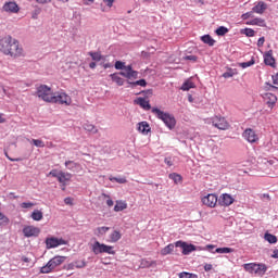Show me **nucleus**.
Masks as SVG:
<instances>
[{
  "label": "nucleus",
  "mask_w": 278,
  "mask_h": 278,
  "mask_svg": "<svg viewBox=\"0 0 278 278\" xmlns=\"http://www.w3.org/2000/svg\"><path fill=\"white\" fill-rule=\"evenodd\" d=\"M0 53L11 58V60H18L21 58H25V49L18 39L12 37L11 35H7L0 38Z\"/></svg>",
  "instance_id": "nucleus-1"
},
{
  "label": "nucleus",
  "mask_w": 278,
  "mask_h": 278,
  "mask_svg": "<svg viewBox=\"0 0 278 278\" xmlns=\"http://www.w3.org/2000/svg\"><path fill=\"white\" fill-rule=\"evenodd\" d=\"M66 262V256H54L51 258L45 266L40 268L41 275H49V273H53L58 266H62Z\"/></svg>",
  "instance_id": "nucleus-2"
},
{
  "label": "nucleus",
  "mask_w": 278,
  "mask_h": 278,
  "mask_svg": "<svg viewBox=\"0 0 278 278\" xmlns=\"http://www.w3.org/2000/svg\"><path fill=\"white\" fill-rule=\"evenodd\" d=\"M152 114H155L169 129H174L175 125H177V121H175V116L163 112L157 108L152 109Z\"/></svg>",
  "instance_id": "nucleus-3"
},
{
  "label": "nucleus",
  "mask_w": 278,
  "mask_h": 278,
  "mask_svg": "<svg viewBox=\"0 0 278 278\" xmlns=\"http://www.w3.org/2000/svg\"><path fill=\"white\" fill-rule=\"evenodd\" d=\"M36 94L38 99H41V101H45L46 103H51L54 92L51 87L47 85H40L39 87H37Z\"/></svg>",
  "instance_id": "nucleus-4"
},
{
  "label": "nucleus",
  "mask_w": 278,
  "mask_h": 278,
  "mask_svg": "<svg viewBox=\"0 0 278 278\" xmlns=\"http://www.w3.org/2000/svg\"><path fill=\"white\" fill-rule=\"evenodd\" d=\"M92 251L94 255H99L101 253H108V255H116V251H114V247L108 245L105 243H101L99 241H96L92 244Z\"/></svg>",
  "instance_id": "nucleus-5"
},
{
  "label": "nucleus",
  "mask_w": 278,
  "mask_h": 278,
  "mask_svg": "<svg viewBox=\"0 0 278 278\" xmlns=\"http://www.w3.org/2000/svg\"><path fill=\"white\" fill-rule=\"evenodd\" d=\"M50 103H59L60 105H71L73 99L66 92H54L52 96V101Z\"/></svg>",
  "instance_id": "nucleus-6"
},
{
  "label": "nucleus",
  "mask_w": 278,
  "mask_h": 278,
  "mask_svg": "<svg viewBox=\"0 0 278 278\" xmlns=\"http://www.w3.org/2000/svg\"><path fill=\"white\" fill-rule=\"evenodd\" d=\"M212 125L213 127H216L217 129H220L223 131L229 129V122L225 119L223 116L215 115L212 117Z\"/></svg>",
  "instance_id": "nucleus-7"
},
{
  "label": "nucleus",
  "mask_w": 278,
  "mask_h": 278,
  "mask_svg": "<svg viewBox=\"0 0 278 278\" xmlns=\"http://www.w3.org/2000/svg\"><path fill=\"white\" fill-rule=\"evenodd\" d=\"M59 184H61V189L63 192L66 190V186L71 179H73V174L59 170V178H56Z\"/></svg>",
  "instance_id": "nucleus-8"
},
{
  "label": "nucleus",
  "mask_w": 278,
  "mask_h": 278,
  "mask_svg": "<svg viewBox=\"0 0 278 278\" xmlns=\"http://www.w3.org/2000/svg\"><path fill=\"white\" fill-rule=\"evenodd\" d=\"M2 12H7V14H18L21 8L15 1H9L2 5Z\"/></svg>",
  "instance_id": "nucleus-9"
},
{
  "label": "nucleus",
  "mask_w": 278,
  "mask_h": 278,
  "mask_svg": "<svg viewBox=\"0 0 278 278\" xmlns=\"http://www.w3.org/2000/svg\"><path fill=\"white\" fill-rule=\"evenodd\" d=\"M175 247L182 249V255H190L192 251H197V245L188 244L184 241H176Z\"/></svg>",
  "instance_id": "nucleus-10"
},
{
  "label": "nucleus",
  "mask_w": 278,
  "mask_h": 278,
  "mask_svg": "<svg viewBox=\"0 0 278 278\" xmlns=\"http://www.w3.org/2000/svg\"><path fill=\"white\" fill-rule=\"evenodd\" d=\"M23 233L25 238H38V236H40V228L36 226H25Z\"/></svg>",
  "instance_id": "nucleus-11"
},
{
  "label": "nucleus",
  "mask_w": 278,
  "mask_h": 278,
  "mask_svg": "<svg viewBox=\"0 0 278 278\" xmlns=\"http://www.w3.org/2000/svg\"><path fill=\"white\" fill-rule=\"evenodd\" d=\"M202 203L203 205H206V207H216V203H218V195L208 193L202 198Z\"/></svg>",
  "instance_id": "nucleus-12"
},
{
  "label": "nucleus",
  "mask_w": 278,
  "mask_h": 278,
  "mask_svg": "<svg viewBox=\"0 0 278 278\" xmlns=\"http://www.w3.org/2000/svg\"><path fill=\"white\" fill-rule=\"evenodd\" d=\"M62 244H66V241L64 239H59L55 237H50L46 239L47 249H55L58 247H62Z\"/></svg>",
  "instance_id": "nucleus-13"
},
{
  "label": "nucleus",
  "mask_w": 278,
  "mask_h": 278,
  "mask_svg": "<svg viewBox=\"0 0 278 278\" xmlns=\"http://www.w3.org/2000/svg\"><path fill=\"white\" fill-rule=\"evenodd\" d=\"M119 75H122V77H125L129 81H131V79H138V71H134V67H131V65H127L125 67V71H122Z\"/></svg>",
  "instance_id": "nucleus-14"
},
{
  "label": "nucleus",
  "mask_w": 278,
  "mask_h": 278,
  "mask_svg": "<svg viewBox=\"0 0 278 278\" xmlns=\"http://www.w3.org/2000/svg\"><path fill=\"white\" fill-rule=\"evenodd\" d=\"M243 138L251 143H255L260 140V137L257 136V134L255 132V130L251 129V128H247L243 131Z\"/></svg>",
  "instance_id": "nucleus-15"
},
{
  "label": "nucleus",
  "mask_w": 278,
  "mask_h": 278,
  "mask_svg": "<svg viewBox=\"0 0 278 278\" xmlns=\"http://www.w3.org/2000/svg\"><path fill=\"white\" fill-rule=\"evenodd\" d=\"M233 201V197L228 193H223L219 197V205H224L225 207H229V205H232Z\"/></svg>",
  "instance_id": "nucleus-16"
},
{
  "label": "nucleus",
  "mask_w": 278,
  "mask_h": 278,
  "mask_svg": "<svg viewBox=\"0 0 278 278\" xmlns=\"http://www.w3.org/2000/svg\"><path fill=\"white\" fill-rule=\"evenodd\" d=\"M264 63L266 66H271V68H275L277 62L275 61V56H273V50H269L264 54Z\"/></svg>",
  "instance_id": "nucleus-17"
},
{
  "label": "nucleus",
  "mask_w": 278,
  "mask_h": 278,
  "mask_svg": "<svg viewBox=\"0 0 278 278\" xmlns=\"http://www.w3.org/2000/svg\"><path fill=\"white\" fill-rule=\"evenodd\" d=\"M268 9V4H266L263 1L257 2L253 8H252V12L254 14H264V12H266V10Z\"/></svg>",
  "instance_id": "nucleus-18"
},
{
  "label": "nucleus",
  "mask_w": 278,
  "mask_h": 278,
  "mask_svg": "<svg viewBox=\"0 0 278 278\" xmlns=\"http://www.w3.org/2000/svg\"><path fill=\"white\" fill-rule=\"evenodd\" d=\"M263 99L267 103L268 108H275V103H277V96L273 93H265Z\"/></svg>",
  "instance_id": "nucleus-19"
},
{
  "label": "nucleus",
  "mask_w": 278,
  "mask_h": 278,
  "mask_svg": "<svg viewBox=\"0 0 278 278\" xmlns=\"http://www.w3.org/2000/svg\"><path fill=\"white\" fill-rule=\"evenodd\" d=\"M134 103L136 105H140L142 108V110H146L147 112H149V110H151V103H149V100H146L144 98H137Z\"/></svg>",
  "instance_id": "nucleus-20"
},
{
  "label": "nucleus",
  "mask_w": 278,
  "mask_h": 278,
  "mask_svg": "<svg viewBox=\"0 0 278 278\" xmlns=\"http://www.w3.org/2000/svg\"><path fill=\"white\" fill-rule=\"evenodd\" d=\"M155 266H157V261L142 258L140 262V268H155Z\"/></svg>",
  "instance_id": "nucleus-21"
},
{
  "label": "nucleus",
  "mask_w": 278,
  "mask_h": 278,
  "mask_svg": "<svg viewBox=\"0 0 278 278\" xmlns=\"http://www.w3.org/2000/svg\"><path fill=\"white\" fill-rule=\"evenodd\" d=\"M245 25H256L257 27H266V21L262 17H255L247 22Z\"/></svg>",
  "instance_id": "nucleus-22"
},
{
  "label": "nucleus",
  "mask_w": 278,
  "mask_h": 278,
  "mask_svg": "<svg viewBox=\"0 0 278 278\" xmlns=\"http://www.w3.org/2000/svg\"><path fill=\"white\" fill-rule=\"evenodd\" d=\"M267 270H268V267L266 266V264H256L254 273L255 275H258V277H264Z\"/></svg>",
  "instance_id": "nucleus-23"
},
{
  "label": "nucleus",
  "mask_w": 278,
  "mask_h": 278,
  "mask_svg": "<svg viewBox=\"0 0 278 278\" xmlns=\"http://www.w3.org/2000/svg\"><path fill=\"white\" fill-rule=\"evenodd\" d=\"M138 131H140V134L147 135L149 131H151V126H149V123L147 122H140L138 124Z\"/></svg>",
  "instance_id": "nucleus-24"
},
{
  "label": "nucleus",
  "mask_w": 278,
  "mask_h": 278,
  "mask_svg": "<svg viewBox=\"0 0 278 278\" xmlns=\"http://www.w3.org/2000/svg\"><path fill=\"white\" fill-rule=\"evenodd\" d=\"M124 210H127V202L117 200L114 206V212H123Z\"/></svg>",
  "instance_id": "nucleus-25"
},
{
  "label": "nucleus",
  "mask_w": 278,
  "mask_h": 278,
  "mask_svg": "<svg viewBox=\"0 0 278 278\" xmlns=\"http://www.w3.org/2000/svg\"><path fill=\"white\" fill-rule=\"evenodd\" d=\"M202 42H204V45H208V47H214V45L216 43V40H214V38H212V36L210 35H204L201 37Z\"/></svg>",
  "instance_id": "nucleus-26"
},
{
  "label": "nucleus",
  "mask_w": 278,
  "mask_h": 278,
  "mask_svg": "<svg viewBox=\"0 0 278 278\" xmlns=\"http://www.w3.org/2000/svg\"><path fill=\"white\" fill-rule=\"evenodd\" d=\"M173 251H175V244L169 243L168 245H166L165 248H163L161 250V255H163V256L170 255V253H173Z\"/></svg>",
  "instance_id": "nucleus-27"
},
{
  "label": "nucleus",
  "mask_w": 278,
  "mask_h": 278,
  "mask_svg": "<svg viewBox=\"0 0 278 278\" xmlns=\"http://www.w3.org/2000/svg\"><path fill=\"white\" fill-rule=\"evenodd\" d=\"M121 238H123V235L121 233V231L114 230L110 235V242H118V240H121Z\"/></svg>",
  "instance_id": "nucleus-28"
},
{
  "label": "nucleus",
  "mask_w": 278,
  "mask_h": 278,
  "mask_svg": "<svg viewBox=\"0 0 278 278\" xmlns=\"http://www.w3.org/2000/svg\"><path fill=\"white\" fill-rule=\"evenodd\" d=\"M191 88H195V86L191 79H187L180 87V90H184L186 92L188 90H191Z\"/></svg>",
  "instance_id": "nucleus-29"
},
{
  "label": "nucleus",
  "mask_w": 278,
  "mask_h": 278,
  "mask_svg": "<svg viewBox=\"0 0 278 278\" xmlns=\"http://www.w3.org/2000/svg\"><path fill=\"white\" fill-rule=\"evenodd\" d=\"M108 231H110V227L102 226V227H98L94 230V233L98 236V238H101V236H105Z\"/></svg>",
  "instance_id": "nucleus-30"
},
{
  "label": "nucleus",
  "mask_w": 278,
  "mask_h": 278,
  "mask_svg": "<svg viewBox=\"0 0 278 278\" xmlns=\"http://www.w3.org/2000/svg\"><path fill=\"white\" fill-rule=\"evenodd\" d=\"M112 81L117 84V86H123L125 84V79H123L118 74H111L110 75Z\"/></svg>",
  "instance_id": "nucleus-31"
},
{
  "label": "nucleus",
  "mask_w": 278,
  "mask_h": 278,
  "mask_svg": "<svg viewBox=\"0 0 278 278\" xmlns=\"http://www.w3.org/2000/svg\"><path fill=\"white\" fill-rule=\"evenodd\" d=\"M243 268L247 273L253 274L255 273V268H257V263H247L243 265Z\"/></svg>",
  "instance_id": "nucleus-32"
},
{
  "label": "nucleus",
  "mask_w": 278,
  "mask_h": 278,
  "mask_svg": "<svg viewBox=\"0 0 278 278\" xmlns=\"http://www.w3.org/2000/svg\"><path fill=\"white\" fill-rule=\"evenodd\" d=\"M30 218H33V220H42L43 218V214H42V211L40 210H35L31 215H30Z\"/></svg>",
  "instance_id": "nucleus-33"
},
{
  "label": "nucleus",
  "mask_w": 278,
  "mask_h": 278,
  "mask_svg": "<svg viewBox=\"0 0 278 278\" xmlns=\"http://www.w3.org/2000/svg\"><path fill=\"white\" fill-rule=\"evenodd\" d=\"M169 179H172L173 181H174V184H181V181H182V177H181V175H179V174H177V173H172V174H169Z\"/></svg>",
  "instance_id": "nucleus-34"
},
{
  "label": "nucleus",
  "mask_w": 278,
  "mask_h": 278,
  "mask_svg": "<svg viewBox=\"0 0 278 278\" xmlns=\"http://www.w3.org/2000/svg\"><path fill=\"white\" fill-rule=\"evenodd\" d=\"M264 238L269 244H277V236L266 232Z\"/></svg>",
  "instance_id": "nucleus-35"
},
{
  "label": "nucleus",
  "mask_w": 278,
  "mask_h": 278,
  "mask_svg": "<svg viewBox=\"0 0 278 278\" xmlns=\"http://www.w3.org/2000/svg\"><path fill=\"white\" fill-rule=\"evenodd\" d=\"M65 166L68 170H75V168H79V163H76L75 161H66Z\"/></svg>",
  "instance_id": "nucleus-36"
},
{
  "label": "nucleus",
  "mask_w": 278,
  "mask_h": 278,
  "mask_svg": "<svg viewBox=\"0 0 278 278\" xmlns=\"http://www.w3.org/2000/svg\"><path fill=\"white\" fill-rule=\"evenodd\" d=\"M84 129L86 130V131H90L91 134H99V129H97V127L94 126V125H92V124H85L84 125Z\"/></svg>",
  "instance_id": "nucleus-37"
},
{
  "label": "nucleus",
  "mask_w": 278,
  "mask_h": 278,
  "mask_svg": "<svg viewBox=\"0 0 278 278\" xmlns=\"http://www.w3.org/2000/svg\"><path fill=\"white\" fill-rule=\"evenodd\" d=\"M215 34L217 36H225L226 34H229V28L225 27V26H219L216 30Z\"/></svg>",
  "instance_id": "nucleus-38"
},
{
  "label": "nucleus",
  "mask_w": 278,
  "mask_h": 278,
  "mask_svg": "<svg viewBox=\"0 0 278 278\" xmlns=\"http://www.w3.org/2000/svg\"><path fill=\"white\" fill-rule=\"evenodd\" d=\"M241 34H244L248 38H253V36H255V30L252 28H245L241 30Z\"/></svg>",
  "instance_id": "nucleus-39"
},
{
  "label": "nucleus",
  "mask_w": 278,
  "mask_h": 278,
  "mask_svg": "<svg viewBox=\"0 0 278 278\" xmlns=\"http://www.w3.org/2000/svg\"><path fill=\"white\" fill-rule=\"evenodd\" d=\"M215 253H220V254L233 253V249H231V248H217L215 250Z\"/></svg>",
  "instance_id": "nucleus-40"
},
{
  "label": "nucleus",
  "mask_w": 278,
  "mask_h": 278,
  "mask_svg": "<svg viewBox=\"0 0 278 278\" xmlns=\"http://www.w3.org/2000/svg\"><path fill=\"white\" fill-rule=\"evenodd\" d=\"M33 144L35 147H38L39 149H45V141H42L41 139H31Z\"/></svg>",
  "instance_id": "nucleus-41"
},
{
  "label": "nucleus",
  "mask_w": 278,
  "mask_h": 278,
  "mask_svg": "<svg viewBox=\"0 0 278 278\" xmlns=\"http://www.w3.org/2000/svg\"><path fill=\"white\" fill-rule=\"evenodd\" d=\"M179 278H199L197 274H190L188 271H182L179 274Z\"/></svg>",
  "instance_id": "nucleus-42"
},
{
  "label": "nucleus",
  "mask_w": 278,
  "mask_h": 278,
  "mask_svg": "<svg viewBox=\"0 0 278 278\" xmlns=\"http://www.w3.org/2000/svg\"><path fill=\"white\" fill-rule=\"evenodd\" d=\"M109 179L110 181H116V184H127V178L125 177L117 178L110 176Z\"/></svg>",
  "instance_id": "nucleus-43"
},
{
  "label": "nucleus",
  "mask_w": 278,
  "mask_h": 278,
  "mask_svg": "<svg viewBox=\"0 0 278 278\" xmlns=\"http://www.w3.org/2000/svg\"><path fill=\"white\" fill-rule=\"evenodd\" d=\"M90 58L94 61V62H101V53L99 52H89Z\"/></svg>",
  "instance_id": "nucleus-44"
},
{
  "label": "nucleus",
  "mask_w": 278,
  "mask_h": 278,
  "mask_svg": "<svg viewBox=\"0 0 278 278\" xmlns=\"http://www.w3.org/2000/svg\"><path fill=\"white\" fill-rule=\"evenodd\" d=\"M10 223V218L0 212V226L8 225Z\"/></svg>",
  "instance_id": "nucleus-45"
},
{
  "label": "nucleus",
  "mask_w": 278,
  "mask_h": 278,
  "mask_svg": "<svg viewBox=\"0 0 278 278\" xmlns=\"http://www.w3.org/2000/svg\"><path fill=\"white\" fill-rule=\"evenodd\" d=\"M115 68H116V71H125V68H127V66L125 65V63L123 61H116Z\"/></svg>",
  "instance_id": "nucleus-46"
},
{
  "label": "nucleus",
  "mask_w": 278,
  "mask_h": 278,
  "mask_svg": "<svg viewBox=\"0 0 278 278\" xmlns=\"http://www.w3.org/2000/svg\"><path fill=\"white\" fill-rule=\"evenodd\" d=\"M128 84H131V86H141L142 88H144L147 86V80L140 79L134 83L128 81Z\"/></svg>",
  "instance_id": "nucleus-47"
},
{
  "label": "nucleus",
  "mask_w": 278,
  "mask_h": 278,
  "mask_svg": "<svg viewBox=\"0 0 278 278\" xmlns=\"http://www.w3.org/2000/svg\"><path fill=\"white\" fill-rule=\"evenodd\" d=\"M75 268H86V261H75L73 262Z\"/></svg>",
  "instance_id": "nucleus-48"
},
{
  "label": "nucleus",
  "mask_w": 278,
  "mask_h": 278,
  "mask_svg": "<svg viewBox=\"0 0 278 278\" xmlns=\"http://www.w3.org/2000/svg\"><path fill=\"white\" fill-rule=\"evenodd\" d=\"M253 14H255L253 11L243 13V14L241 15V18H242V21H249V18H253V16H255V15H253Z\"/></svg>",
  "instance_id": "nucleus-49"
},
{
  "label": "nucleus",
  "mask_w": 278,
  "mask_h": 278,
  "mask_svg": "<svg viewBox=\"0 0 278 278\" xmlns=\"http://www.w3.org/2000/svg\"><path fill=\"white\" fill-rule=\"evenodd\" d=\"M253 64H255V60L252 59L249 62L240 63L239 66H241V68H249V66H253Z\"/></svg>",
  "instance_id": "nucleus-50"
},
{
  "label": "nucleus",
  "mask_w": 278,
  "mask_h": 278,
  "mask_svg": "<svg viewBox=\"0 0 278 278\" xmlns=\"http://www.w3.org/2000/svg\"><path fill=\"white\" fill-rule=\"evenodd\" d=\"M34 205H36L34 202H23V203L21 204V207H22L23 210H29V208L34 207Z\"/></svg>",
  "instance_id": "nucleus-51"
},
{
  "label": "nucleus",
  "mask_w": 278,
  "mask_h": 278,
  "mask_svg": "<svg viewBox=\"0 0 278 278\" xmlns=\"http://www.w3.org/2000/svg\"><path fill=\"white\" fill-rule=\"evenodd\" d=\"M102 197H104V199H108V200H106V205H108L109 207H112V206L114 205V200H113L112 198H110V195L103 193Z\"/></svg>",
  "instance_id": "nucleus-52"
},
{
  "label": "nucleus",
  "mask_w": 278,
  "mask_h": 278,
  "mask_svg": "<svg viewBox=\"0 0 278 278\" xmlns=\"http://www.w3.org/2000/svg\"><path fill=\"white\" fill-rule=\"evenodd\" d=\"M64 270H75V263H70L63 266Z\"/></svg>",
  "instance_id": "nucleus-53"
},
{
  "label": "nucleus",
  "mask_w": 278,
  "mask_h": 278,
  "mask_svg": "<svg viewBox=\"0 0 278 278\" xmlns=\"http://www.w3.org/2000/svg\"><path fill=\"white\" fill-rule=\"evenodd\" d=\"M48 175L58 179L60 177V172H58V169H52Z\"/></svg>",
  "instance_id": "nucleus-54"
},
{
  "label": "nucleus",
  "mask_w": 278,
  "mask_h": 278,
  "mask_svg": "<svg viewBox=\"0 0 278 278\" xmlns=\"http://www.w3.org/2000/svg\"><path fill=\"white\" fill-rule=\"evenodd\" d=\"M223 77H224L225 79H229V77H233V72H232L231 70H229L228 72H225V73L223 74Z\"/></svg>",
  "instance_id": "nucleus-55"
},
{
  "label": "nucleus",
  "mask_w": 278,
  "mask_h": 278,
  "mask_svg": "<svg viewBox=\"0 0 278 278\" xmlns=\"http://www.w3.org/2000/svg\"><path fill=\"white\" fill-rule=\"evenodd\" d=\"M116 0H103V3H105V5H108L109 8H112V5H114V2Z\"/></svg>",
  "instance_id": "nucleus-56"
},
{
  "label": "nucleus",
  "mask_w": 278,
  "mask_h": 278,
  "mask_svg": "<svg viewBox=\"0 0 278 278\" xmlns=\"http://www.w3.org/2000/svg\"><path fill=\"white\" fill-rule=\"evenodd\" d=\"M264 42H266V39L264 37H261L258 40H257V47H264Z\"/></svg>",
  "instance_id": "nucleus-57"
},
{
  "label": "nucleus",
  "mask_w": 278,
  "mask_h": 278,
  "mask_svg": "<svg viewBox=\"0 0 278 278\" xmlns=\"http://www.w3.org/2000/svg\"><path fill=\"white\" fill-rule=\"evenodd\" d=\"M64 203L65 205H73V198H65Z\"/></svg>",
  "instance_id": "nucleus-58"
},
{
  "label": "nucleus",
  "mask_w": 278,
  "mask_h": 278,
  "mask_svg": "<svg viewBox=\"0 0 278 278\" xmlns=\"http://www.w3.org/2000/svg\"><path fill=\"white\" fill-rule=\"evenodd\" d=\"M271 79H273V84H275V86H278V74L273 75Z\"/></svg>",
  "instance_id": "nucleus-59"
},
{
  "label": "nucleus",
  "mask_w": 278,
  "mask_h": 278,
  "mask_svg": "<svg viewBox=\"0 0 278 278\" xmlns=\"http://www.w3.org/2000/svg\"><path fill=\"white\" fill-rule=\"evenodd\" d=\"M212 268H213L212 264H205L204 265L205 273H210V270H212Z\"/></svg>",
  "instance_id": "nucleus-60"
},
{
  "label": "nucleus",
  "mask_w": 278,
  "mask_h": 278,
  "mask_svg": "<svg viewBox=\"0 0 278 278\" xmlns=\"http://www.w3.org/2000/svg\"><path fill=\"white\" fill-rule=\"evenodd\" d=\"M186 60H191V62H197L198 58L197 55H188L186 56Z\"/></svg>",
  "instance_id": "nucleus-61"
},
{
  "label": "nucleus",
  "mask_w": 278,
  "mask_h": 278,
  "mask_svg": "<svg viewBox=\"0 0 278 278\" xmlns=\"http://www.w3.org/2000/svg\"><path fill=\"white\" fill-rule=\"evenodd\" d=\"M164 162L165 164H167V166H173V161L170 160V157H165Z\"/></svg>",
  "instance_id": "nucleus-62"
},
{
  "label": "nucleus",
  "mask_w": 278,
  "mask_h": 278,
  "mask_svg": "<svg viewBox=\"0 0 278 278\" xmlns=\"http://www.w3.org/2000/svg\"><path fill=\"white\" fill-rule=\"evenodd\" d=\"M271 257L274 260H278V250H274L273 254H271Z\"/></svg>",
  "instance_id": "nucleus-63"
},
{
  "label": "nucleus",
  "mask_w": 278,
  "mask_h": 278,
  "mask_svg": "<svg viewBox=\"0 0 278 278\" xmlns=\"http://www.w3.org/2000/svg\"><path fill=\"white\" fill-rule=\"evenodd\" d=\"M94 0H83L84 5H90Z\"/></svg>",
  "instance_id": "nucleus-64"
}]
</instances>
